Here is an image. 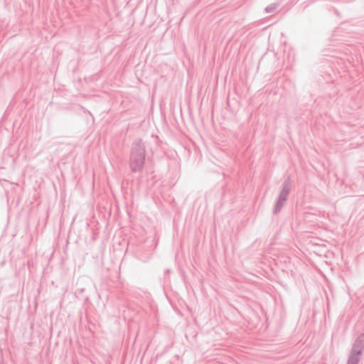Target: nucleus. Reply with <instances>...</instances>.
<instances>
[{
    "instance_id": "6",
    "label": "nucleus",
    "mask_w": 364,
    "mask_h": 364,
    "mask_svg": "<svg viewBox=\"0 0 364 364\" xmlns=\"http://www.w3.org/2000/svg\"><path fill=\"white\" fill-rule=\"evenodd\" d=\"M279 3H273V4L267 6L264 9V11H266V13H272L277 9V8L279 6Z\"/></svg>"
},
{
    "instance_id": "4",
    "label": "nucleus",
    "mask_w": 364,
    "mask_h": 364,
    "mask_svg": "<svg viewBox=\"0 0 364 364\" xmlns=\"http://www.w3.org/2000/svg\"><path fill=\"white\" fill-rule=\"evenodd\" d=\"M291 189V178L289 176L282 183V189L279 192L280 194L289 196V194Z\"/></svg>"
},
{
    "instance_id": "3",
    "label": "nucleus",
    "mask_w": 364,
    "mask_h": 364,
    "mask_svg": "<svg viewBox=\"0 0 364 364\" xmlns=\"http://www.w3.org/2000/svg\"><path fill=\"white\" fill-rule=\"evenodd\" d=\"M288 196L279 193L276 200L274 208L273 209V214L276 215L281 211L285 202L287 200Z\"/></svg>"
},
{
    "instance_id": "5",
    "label": "nucleus",
    "mask_w": 364,
    "mask_h": 364,
    "mask_svg": "<svg viewBox=\"0 0 364 364\" xmlns=\"http://www.w3.org/2000/svg\"><path fill=\"white\" fill-rule=\"evenodd\" d=\"M360 360L361 356L350 353L346 364H358Z\"/></svg>"
},
{
    "instance_id": "1",
    "label": "nucleus",
    "mask_w": 364,
    "mask_h": 364,
    "mask_svg": "<svg viewBox=\"0 0 364 364\" xmlns=\"http://www.w3.org/2000/svg\"><path fill=\"white\" fill-rule=\"evenodd\" d=\"M146 158L145 144L141 139L132 143L130 156L129 168L132 173H139L144 169Z\"/></svg>"
},
{
    "instance_id": "2",
    "label": "nucleus",
    "mask_w": 364,
    "mask_h": 364,
    "mask_svg": "<svg viewBox=\"0 0 364 364\" xmlns=\"http://www.w3.org/2000/svg\"><path fill=\"white\" fill-rule=\"evenodd\" d=\"M364 352V333H361L357 337L353 343L352 348L350 350L351 353L356 354L362 356Z\"/></svg>"
}]
</instances>
